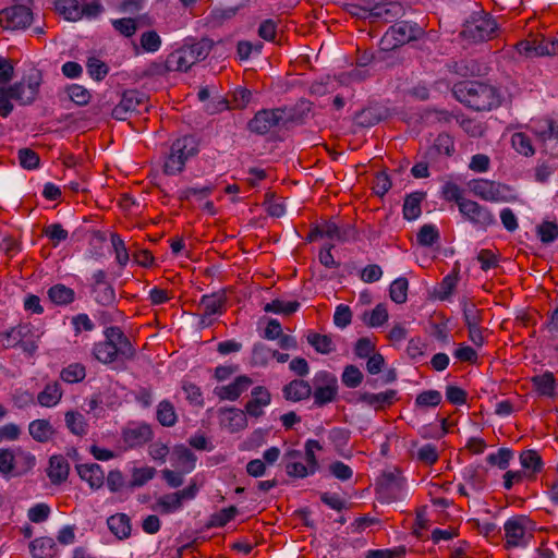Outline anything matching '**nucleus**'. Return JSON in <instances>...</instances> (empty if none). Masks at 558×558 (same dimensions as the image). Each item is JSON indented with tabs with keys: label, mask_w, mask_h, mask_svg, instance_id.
<instances>
[{
	"label": "nucleus",
	"mask_w": 558,
	"mask_h": 558,
	"mask_svg": "<svg viewBox=\"0 0 558 558\" xmlns=\"http://www.w3.org/2000/svg\"><path fill=\"white\" fill-rule=\"evenodd\" d=\"M105 340L94 344L93 354L97 361L111 364L116 361H130L135 356V348L120 327L111 326L104 331Z\"/></svg>",
	"instance_id": "nucleus-1"
},
{
	"label": "nucleus",
	"mask_w": 558,
	"mask_h": 558,
	"mask_svg": "<svg viewBox=\"0 0 558 558\" xmlns=\"http://www.w3.org/2000/svg\"><path fill=\"white\" fill-rule=\"evenodd\" d=\"M456 98L475 111H486L501 104L499 92L492 85L480 82H462L453 87Z\"/></svg>",
	"instance_id": "nucleus-2"
},
{
	"label": "nucleus",
	"mask_w": 558,
	"mask_h": 558,
	"mask_svg": "<svg viewBox=\"0 0 558 558\" xmlns=\"http://www.w3.org/2000/svg\"><path fill=\"white\" fill-rule=\"evenodd\" d=\"M211 48L213 41L206 38L192 45H185L168 56L166 68L169 71L186 72L193 64L204 60Z\"/></svg>",
	"instance_id": "nucleus-3"
},
{
	"label": "nucleus",
	"mask_w": 558,
	"mask_h": 558,
	"mask_svg": "<svg viewBox=\"0 0 558 558\" xmlns=\"http://www.w3.org/2000/svg\"><path fill=\"white\" fill-rule=\"evenodd\" d=\"M198 151L197 143L192 136H183L175 140L163 163V172L168 175H177L184 170L186 161Z\"/></svg>",
	"instance_id": "nucleus-4"
},
{
	"label": "nucleus",
	"mask_w": 558,
	"mask_h": 558,
	"mask_svg": "<svg viewBox=\"0 0 558 558\" xmlns=\"http://www.w3.org/2000/svg\"><path fill=\"white\" fill-rule=\"evenodd\" d=\"M497 31V23L486 13H474L464 23L461 36L472 43L489 40Z\"/></svg>",
	"instance_id": "nucleus-5"
},
{
	"label": "nucleus",
	"mask_w": 558,
	"mask_h": 558,
	"mask_svg": "<svg viewBox=\"0 0 558 558\" xmlns=\"http://www.w3.org/2000/svg\"><path fill=\"white\" fill-rule=\"evenodd\" d=\"M41 81V72L37 69H32L21 82L8 88V95L20 105H31L38 95Z\"/></svg>",
	"instance_id": "nucleus-6"
},
{
	"label": "nucleus",
	"mask_w": 558,
	"mask_h": 558,
	"mask_svg": "<svg viewBox=\"0 0 558 558\" xmlns=\"http://www.w3.org/2000/svg\"><path fill=\"white\" fill-rule=\"evenodd\" d=\"M423 33L424 31L418 24L402 21L390 26L381 41L386 45V49H393L417 39Z\"/></svg>",
	"instance_id": "nucleus-7"
},
{
	"label": "nucleus",
	"mask_w": 558,
	"mask_h": 558,
	"mask_svg": "<svg viewBox=\"0 0 558 558\" xmlns=\"http://www.w3.org/2000/svg\"><path fill=\"white\" fill-rule=\"evenodd\" d=\"M284 110L281 108L262 109L248 121L247 129L257 135H265L279 125H286Z\"/></svg>",
	"instance_id": "nucleus-8"
},
{
	"label": "nucleus",
	"mask_w": 558,
	"mask_h": 558,
	"mask_svg": "<svg viewBox=\"0 0 558 558\" xmlns=\"http://www.w3.org/2000/svg\"><path fill=\"white\" fill-rule=\"evenodd\" d=\"M536 144L541 151L550 157H558V125L553 120H544L534 126Z\"/></svg>",
	"instance_id": "nucleus-9"
},
{
	"label": "nucleus",
	"mask_w": 558,
	"mask_h": 558,
	"mask_svg": "<svg viewBox=\"0 0 558 558\" xmlns=\"http://www.w3.org/2000/svg\"><path fill=\"white\" fill-rule=\"evenodd\" d=\"M8 348L20 345L24 352L33 355L37 348L40 336L29 325H19L5 331Z\"/></svg>",
	"instance_id": "nucleus-10"
},
{
	"label": "nucleus",
	"mask_w": 558,
	"mask_h": 558,
	"mask_svg": "<svg viewBox=\"0 0 558 558\" xmlns=\"http://www.w3.org/2000/svg\"><path fill=\"white\" fill-rule=\"evenodd\" d=\"M514 47L520 56L527 59L558 54V44L549 43V39L545 37L523 39L517 43Z\"/></svg>",
	"instance_id": "nucleus-11"
},
{
	"label": "nucleus",
	"mask_w": 558,
	"mask_h": 558,
	"mask_svg": "<svg viewBox=\"0 0 558 558\" xmlns=\"http://www.w3.org/2000/svg\"><path fill=\"white\" fill-rule=\"evenodd\" d=\"M32 21L33 13L26 4H15L0 12V25L5 29H24Z\"/></svg>",
	"instance_id": "nucleus-12"
},
{
	"label": "nucleus",
	"mask_w": 558,
	"mask_h": 558,
	"mask_svg": "<svg viewBox=\"0 0 558 558\" xmlns=\"http://www.w3.org/2000/svg\"><path fill=\"white\" fill-rule=\"evenodd\" d=\"M459 211L466 220L480 229H487L496 223L494 215L487 207L471 199L461 202Z\"/></svg>",
	"instance_id": "nucleus-13"
},
{
	"label": "nucleus",
	"mask_w": 558,
	"mask_h": 558,
	"mask_svg": "<svg viewBox=\"0 0 558 558\" xmlns=\"http://www.w3.org/2000/svg\"><path fill=\"white\" fill-rule=\"evenodd\" d=\"M530 523L524 515L509 519L505 523V535L507 545L511 547H523L527 545L529 537L526 534V525Z\"/></svg>",
	"instance_id": "nucleus-14"
},
{
	"label": "nucleus",
	"mask_w": 558,
	"mask_h": 558,
	"mask_svg": "<svg viewBox=\"0 0 558 558\" xmlns=\"http://www.w3.org/2000/svg\"><path fill=\"white\" fill-rule=\"evenodd\" d=\"M220 422L230 433H236L247 426L245 412L236 408L219 409Z\"/></svg>",
	"instance_id": "nucleus-15"
},
{
	"label": "nucleus",
	"mask_w": 558,
	"mask_h": 558,
	"mask_svg": "<svg viewBox=\"0 0 558 558\" xmlns=\"http://www.w3.org/2000/svg\"><path fill=\"white\" fill-rule=\"evenodd\" d=\"M253 384V380L245 376H239L235 378L233 383L227 386H220L215 388V393L220 400H236L244 391H246L250 386Z\"/></svg>",
	"instance_id": "nucleus-16"
},
{
	"label": "nucleus",
	"mask_w": 558,
	"mask_h": 558,
	"mask_svg": "<svg viewBox=\"0 0 558 558\" xmlns=\"http://www.w3.org/2000/svg\"><path fill=\"white\" fill-rule=\"evenodd\" d=\"M251 395L252 399L245 404V415L259 417L264 413L263 408L270 403L271 396L263 386L254 387Z\"/></svg>",
	"instance_id": "nucleus-17"
},
{
	"label": "nucleus",
	"mask_w": 558,
	"mask_h": 558,
	"mask_svg": "<svg viewBox=\"0 0 558 558\" xmlns=\"http://www.w3.org/2000/svg\"><path fill=\"white\" fill-rule=\"evenodd\" d=\"M70 464L61 454H54L49 459L47 475L53 485H60L68 480Z\"/></svg>",
	"instance_id": "nucleus-18"
},
{
	"label": "nucleus",
	"mask_w": 558,
	"mask_h": 558,
	"mask_svg": "<svg viewBox=\"0 0 558 558\" xmlns=\"http://www.w3.org/2000/svg\"><path fill=\"white\" fill-rule=\"evenodd\" d=\"M397 399V391L389 389L378 393L363 392L359 397V401L373 408L374 410H384L390 407Z\"/></svg>",
	"instance_id": "nucleus-19"
},
{
	"label": "nucleus",
	"mask_w": 558,
	"mask_h": 558,
	"mask_svg": "<svg viewBox=\"0 0 558 558\" xmlns=\"http://www.w3.org/2000/svg\"><path fill=\"white\" fill-rule=\"evenodd\" d=\"M75 469L81 480L87 482L92 489H98L104 485L105 472L99 464H77Z\"/></svg>",
	"instance_id": "nucleus-20"
},
{
	"label": "nucleus",
	"mask_w": 558,
	"mask_h": 558,
	"mask_svg": "<svg viewBox=\"0 0 558 558\" xmlns=\"http://www.w3.org/2000/svg\"><path fill=\"white\" fill-rule=\"evenodd\" d=\"M472 192L484 201L499 202L501 201V185L499 183L487 180H475L471 185Z\"/></svg>",
	"instance_id": "nucleus-21"
},
{
	"label": "nucleus",
	"mask_w": 558,
	"mask_h": 558,
	"mask_svg": "<svg viewBox=\"0 0 558 558\" xmlns=\"http://www.w3.org/2000/svg\"><path fill=\"white\" fill-rule=\"evenodd\" d=\"M282 393L288 401L306 400L312 396V386L303 379H293L283 387Z\"/></svg>",
	"instance_id": "nucleus-22"
},
{
	"label": "nucleus",
	"mask_w": 558,
	"mask_h": 558,
	"mask_svg": "<svg viewBox=\"0 0 558 558\" xmlns=\"http://www.w3.org/2000/svg\"><path fill=\"white\" fill-rule=\"evenodd\" d=\"M121 102L126 107V110L131 111V113L135 112L142 114L143 112H147L149 109L148 98L146 95L135 89L126 90L122 95Z\"/></svg>",
	"instance_id": "nucleus-23"
},
{
	"label": "nucleus",
	"mask_w": 558,
	"mask_h": 558,
	"mask_svg": "<svg viewBox=\"0 0 558 558\" xmlns=\"http://www.w3.org/2000/svg\"><path fill=\"white\" fill-rule=\"evenodd\" d=\"M28 432L32 438L37 442H48L56 434V429L48 420L37 418L29 423Z\"/></svg>",
	"instance_id": "nucleus-24"
},
{
	"label": "nucleus",
	"mask_w": 558,
	"mask_h": 558,
	"mask_svg": "<svg viewBox=\"0 0 558 558\" xmlns=\"http://www.w3.org/2000/svg\"><path fill=\"white\" fill-rule=\"evenodd\" d=\"M284 110V122L288 123H303L312 110V102L301 99L293 107H280Z\"/></svg>",
	"instance_id": "nucleus-25"
},
{
	"label": "nucleus",
	"mask_w": 558,
	"mask_h": 558,
	"mask_svg": "<svg viewBox=\"0 0 558 558\" xmlns=\"http://www.w3.org/2000/svg\"><path fill=\"white\" fill-rule=\"evenodd\" d=\"M107 524L109 530L119 538L125 539L131 535L130 518L125 513H116L108 518Z\"/></svg>",
	"instance_id": "nucleus-26"
},
{
	"label": "nucleus",
	"mask_w": 558,
	"mask_h": 558,
	"mask_svg": "<svg viewBox=\"0 0 558 558\" xmlns=\"http://www.w3.org/2000/svg\"><path fill=\"white\" fill-rule=\"evenodd\" d=\"M49 300L58 306H66L74 302L75 292L73 289L62 284L57 283L50 287L47 291Z\"/></svg>",
	"instance_id": "nucleus-27"
},
{
	"label": "nucleus",
	"mask_w": 558,
	"mask_h": 558,
	"mask_svg": "<svg viewBox=\"0 0 558 558\" xmlns=\"http://www.w3.org/2000/svg\"><path fill=\"white\" fill-rule=\"evenodd\" d=\"M226 301L227 298L223 293H213L210 295H203L199 302V307L203 310L204 316L221 314Z\"/></svg>",
	"instance_id": "nucleus-28"
},
{
	"label": "nucleus",
	"mask_w": 558,
	"mask_h": 558,
	"mask_svg": "<svg viewBox=\"0 0 558 558\" xmlns=\"http://www.w3.org/2000/svg\"><path fill=\"white\" fill-rule=\"evenodd\" d=\"M36 464V457L23 450L22 448L14 449V476H22L28 473Z\"/></svg>",
	"instance_id": "nucleus-29"
},
{
	"label": "nucleus",
	"mask_w": 558,
	"mask_h": 558,
	"mask_svg": "<svg viewBox=\"0 0 558 558\" xmlns=\"http://www.w3.org/2000/svg\"><path fill=\"white\" fill-rule=\"evenodd\" d=\"M31 554L34 558H52L57 553L53 538L39 537L29 544Z\"/></svg>",
	"instance_id": "nucleus-30"
},
{
	"label": "nucleus",
	"mask_w": 558,
	"mask_h": 558,
	"mask_svg": "<svg viewBox=\"0 0 558 558\" xmlns=\"http://www.w3.org/2000/svg\"><path fill=\"white\" fill-rule=\"evenodd\" d=\"M453 138L447 133H441L435 138L433 146L428 148L427 155L430 158H434L438 155H445L449 157L453 154Z\"/></svg>",
	"instance_id": "nucleus-31"
},
{
	"label": "nucleus",
	"mask_w": 558,
	"mask_h": 558,
	"mask_svg": "<svg viewBox=\"0 0 558 558\" xmlns=\"http://www.w3.org/2000/svg\"><path fill=\"white\" fill-rule=\"evenodd\" d=\"M531 383L533 388L541 396L553 397L555 395L556 379L554 374L545 372L544 374L532 377Z\"/></svg>",
	"instance_id": "nucleus-32"
},
{
	"label": "nucleus",
	"mask_w": 558,
	"mask_h": 558,
	"mask_svg": "<svg viewBox=\"0 0 558 558\" xmlns=\"http://www.w3.org/2000/svg\"><path fill=\"white\" fill-rule=\"evenodd\" d=\"M182 507L183 502L175 492L159 497L154 506V510L162 514H169L179 511Z\"/></svg>",
	"instance_id": "nucleus-33"
},
{
	"label": "nucleus",
	"mask_w": 558,
	"mask_h": 558,
	"mask_svg": "<svg viewBox=\"0 0 558 558\" xmlns=\"http://www.w3.org/2000/svg\"><path fill=\"white\" fill-rule=\"evenodd\" d=\"M177 458L175 465L184 473H190L195 469L197 457L185 446H177L173 450Z\"/></svg>",
	"instance_id": "nucleus-34"
},
{
	"label": "nucleus",
	"mask_w": 558,
	"mask_h": 558,
	"mask_svg": "<svg viewBox=\"0 0 558 558\" xmlns=\"http://www.w3.org/2000/svg\"><path fill=\"white\" fill-rule=\"evenodd\" d=\"M64 422L68 429L76 436H84L87 434L88 425L84 415L77 411H68L64 414Z\"/></svg>",
	"instance_id": "nucleus-35"
},
{
	"label": "nucleus",
	"mask_w": 558,
	"mask_h": 558,
	"mask_svg": "<svg viewBox=\"0 0 558 558\" xmlns=\"http://www.w3.org/2000/svg\"><path fill=\"white\" fill-rule=\"evenodd\" d=\"M425 194L422 192H415L408 195L403 204V216L408 220H414L421 215V203L424 199Z\"/></svg>",
	"instance_id": "nucleus-36"
},
{
	"label": "nucleus",
	"mask_w": 558,
	"mask_h": 558,
	"mask_svg": "<svg viewBox=\"0 0 558 558\" xmlns=\"http://www.w3.org/2000/svg\"><path fill=\"white\" fill-rule=\"evenodd\" d=\"M62 397V391L58 383L46 385L44 390L38 393V402L43 407L51 408L56 405Z\"/></svg>",
	"instance_id": "nucleus-37"
},
{
	"label": "nucleus",
	"mask_w": 558,
	"mask_h": 558,
	"mask_svg": "<svg viewBox=\"0 0 558 558\" xmlns=\"http://www.w3.org/2000/svg\"><path fill=\"white\" fill-rule=\"evenodd\" d=\"M511 144L514 150L523 156L529 157L535 154L536 147L526 133H514L511 137Z\"/></svg>",
	"instance_id": "nucleus-38"
},
{
	"label": "nucleus",
	"mask_w": 558,
	"mask_h": 558,
	"mask_svg": "<svg viewBox=\"0 0 558 558\" xmlns=\"http://www.w3.org/2000/svg\"><path fill=\"white\" fill-rule=\"evenodd\" d=\"M307 342L322 354H329L336 350L335 343L330 336L320 335L317 332H310L307 335Z\"/></svg>",
	"instance_id": "nucleus-39"
},
{
	"label": "nucleus",
	"mask_w": 558,
	"mask_h": 558,
	"mask_svg": "<svg viewBox=\"0 0 558 558\" xmlns=\"http://www.w3.org/2000/svg\"><path fill=\"white\" fill-rule=\"evenodd\" d=\"M56 10L68 21H77L82 17L77 0H56Z\"/></svg>",
	"instance_id": "nucleus-40"
},
{
	"label": "nucleus",
	"mask_w": 558,
	"mask_h": 558,
	"mask_svg": "<svg viewBox=\"0 0 558 558\" xmlns=\"http://www.w3.org/2000/svg\"><path fill=\"white\" fill-rule=\"evenodd\" d=\"M520 463L523 469L530 471L532 474H536L543 469L542 457L533 449H527L521 452Z\"/></svg>",
	"instance_id": "nucleus-41"
},
{
	"label": "nucleus",
	"mask_w": 558,
	"mask_h": 558,
	"mask_svg": "<svg viewBox=\"0 0 558 558\" xmlns=\"http://www.w3.org/2000/svg\"><path fill=\"white\" fill-rule=\"evenodd\" d=\"M252 99V92L245 87H238L232 94L231 106H228V100H221L219 105L221 109L230 108V109H243L245 108Z\"/></svg>",
	"instance_id": "nucleus-42"
},
{
	"label": "nucleus",
	"mask_w": 558,
	"mask_h": 558,
	"mask_svg": "<svg viewBox=\"0 0 558 558\" xmlns=\"http://www.w3.org/2000/svg\"><path fill=\"white\" fill-rule=\"evenodd\" d=\"M157 420L162 426H173L177 423L178 416L173 404L163 400L158 404L157 408Z\"/></svg>",
	"instance_id": "nucleus-43"
},
{
	"label": "nucleus",
	"mask_w": 558,
	"mask_h": 558,
	"mask_svg": "<svg viewBox=\"0 0 558 558\" xmlns=\"http://www.w3.org/2000/svg\"><path fill=\"white\" fill-rule=\"evenodd\" d=\"M362 319L369 327H379L388 320V311L384 304H377L372 312H365Z\"/></svg>",
	"instance_id": "nucleus-44"
},
{
	"label": "nucleus",
	"mask_w": 558,
	"mask_h": 558,
	"mask_svg": "<svg viewBox=\"0 0 558 558\" xmlns=\"http://www.w3.org/2000/svg\"><path fill=\"white\" fill-rule=\"evenodd\" d=\"M409 282L400 277L392 281L389 289L390 299L397 304H403L408 299Z\"/></svg>",
	"instance_id": "nucleus-45"
},
{
	"label": "nucleus",
	"mask_w": 558,
	"mask_h": 558,
	"mask_svg": "<svg viewBox=\"0 0 558 558\" xmlns=\"http://www.w3.org/2000/svg\"><path fill=\"white\" fill-rule=\"evenodd\" d=\"M300 307V303L298 301H291V302H284L281 300H272L271 302L267 303L264 307L265 312H271L276 314H284L290 315L294 312H296Z\"/></svg>",
	"instance_id": "nucleus-46"
},
{
	"label": "nucleus",
	"mask_w": 558,
	"mask_h": 558,
	"mask_svg": "<svg viewBox=\"0 0 558 558\" xmlns=\"http://www.w3.org/2000/svg\"><path fill=\"white\" fill-rule=\"evenodd\" d=\"M214 187L211 185H206L203 187H186L179 191V199L181 201H203L207 198L213 193Z\"/></svg>",
	"instance_id": "nucleus-47"
},
{
	"label": "nucleus",
	"mask_w": 558,
	"mask_h": 558,
	"mask_svg": "<svg viewBox=\"0 0 558 558\" xmlns=\"http://www.w3.org/2000/svg\"><path fill=\"white\" fill-rule=\"evenodd\" d=\"M461 304H462L464 323H465L466 327L480 326V324L482 322V311L478 310L475 306V304H473L466 300H462Z\"/></svg>",
	"instance_id": "nucleus-48"
},
{
	"label": "nucleus",
	"mask_w": 558,
	"mask_h": 558,
	"mask_svg": "<svg viewBox=\"0 0 558 558\" xmlns=\"http://www.w3.org/2000/svg\"><path fill=\"white\" fill-rule=\"evenodd\" d=\"M338 395V388H312L314 405L320 408L333 402Z\"/></svg>",
	"instance_id": "nucleus-49"
},
{
	"label": "nucleus",
	"mask_w": 558,
	"mask_h": 558,
	"mask_svg": "<svg viewBox=\"0 0 558 558\" xmlns=\"http://www.w3.org/2000/svg\"><path fill=\"white\" fill-rule=\"evenodd\" d=\"M93 294L95 301L102 306L111 305L116 301V292L110 284L93 287Z\"/></svg>",
	"instance_id": "nucleus-50"
},
{
	"label": "nucleus",
	"mask_w": 558,
	"mask_h": 558,
	"mask_svg": "<svg viewBox=\"0 0 558 558\" xmlns=\"http://www.w3.org/2000/svg\"><path fill=\"white\" fill-rule=\"evenodd\" d=\"M156 470L151 466L134 468L132 470L131 487H141L154 478Z\"/></svg>",
	"instance_id": "nucleus-51"
},
{
	"label": "nucleus",
	"mask_w": 558,
	"mask_h": 558,
	"mask_svg": "<svg viewBox=\"0 0 558 558\" xmlns=\"http://www.w3.org/2000/svg\"><path fill=\"white\" fill-rule=\"evenodd\" d=\"M342 384L348 388H356L363 380V374L355 365H347L341 375Z\"/></svg>",
	"instance_id": "nucleus-52"
},
{
	"label": "nucleus",
	"mask_w": 558,
	"mask_h": 558,
	"mask_svg": "<svg viewBox=\"0 0 558 558\" xmlns=\"http://www.w3.org/2000/svg\"><path fill=\"white\" fill-rule=\"evenodd\" d=\"M417 243L422 246H432L439 239V233L434 225H424L421 227L417 235Z\"/></svg>",
	"instance_id": "nucleus-53"
},
{
	"label": "nucleus",
	"mask_w": 558,
	"mask_h": 558,
	"mask_svg": "<svg viewBox=\"0 0 558 558\" xmlns=\"http://www.w3.org/2000/svg\"><path fill=\"white\" fill-rule=\"evenodd\" d=\"M86 376L85 367L82 364L74 363L70 364L68 367L63 368L61 372L62 380L74 384L82 381Z\"/></svg>",
	"instance_id": "nucleus-54"
},
{
	"label": "nucleus",
	"mask_w": 558,
	"mask_h": 558,
	"mask_svg": "<svg viewBox=\"0 0 558 558\" xmlns=\"http://www.w3.org/2000/svg\"><path fill=\"white\" fill-rule=\"evenodd\" d=\"M43 233L51 241L54 247L62 241H65L69 235L68 231L60 223L46 226Z\"/></svg>",
	"instance_id": "nucleus-55"
},
{
	"label": "nucleus",
	"mask_w": 558,
	"mask_h": 558,
	"mask_svg": "<svg viewBox=\"0 0 558 558\" xmlns=\"http://www.w3.org/2000/svg\"><path fill=\"white\" fill-rule=\"evenodd\" d=\"M320 238L326 236L328 239H337L339 241H345L348 239V230H341L335 222L326 221L319 225Z\"/></svg>",
	"instance_id": "nucleus-56"
},
{
	"label": "nucleus",
	"mask_w": 558,
	"mask_h": 558,
	"mask_svg": "<svg viewBox=\"0 0 558 558\" xmlns=\"http://www.w3.org/2000/svg\"><path fill=\"white\" fill-rule=\"evenodd\" d=\"M272 356V350L266 344L255 343L252 350V363L258 366H265Z\"/></svg>",
	"instance_id": "nucleus-57"
},
{
	"label": "nucleus",
	"mask_w": 558,
	"mask_h": 558,
	"mask_svg": "<svg viewBox=\"0 0 558 558\" xmlns=\"http://www.w3.org/2000/svg\"><path fill=\"white\" fill-rule=\"evenodd\" d=\"M0 473L4 476H14V449H0Z\"/></svg>",
	"instance_id": "nucleus-58"
},
{
	"label": "nucleus",
	"mask_w": 558,
	"mask_h": 558,
	"mask_svg": "<svg viewBox=\"0 0 558 558\" xmlns=\"http://www.w3.org/2000/svg\"><path fill=\"white\" fill-rule=\"evenodd\" d=\"M381 120L380 114L373 108L363 109L355 116V122L363 128H369Z\"/></svg>",
	"instance_id": "nucleus-59"
},
{
	"label": "nucleus",
	"mask_w": 558,
	"mask_h": 558,
	"mask_svg": "<svg viewBox=\"0 0 558 558\" xmlns=\"http://www.w3.org/2000/svg\"><path fill=\"white\" fill-rule=\"evenodd\" d=\"M512 459V451L508 448H500L496 453L487 456L486 461L490 465H497L500 470H506Z\"/></svg>",
	"instance_id": "nucleus-60"
},
{
	"label": "nucleus",
	"mask_w": 558,
	"mask_h": 558,
	"mask_svg": "<svg viewBox=\"0 0 558 558\" xmlns=\"http://www.w3.org/2000/svg\"><path fill=\"white\" fill-rule=\"evenodd\" d=\"M339 388L337 377L327 371H319L313 378V388Z\"/></svg>",
	"instance_id": "nucleus-61"
},
{
	"label": "nucleus",
	"mask_w": 558,
	"mask_h": 558,
	"mask_svg": "<svg viewBox=\"0 0 558 558\" xmlns=\"http://www.w3.org/2000/svg\"><path fill=\"white\" fill-rule=\"evenodd\" d=\"M112 26L117 32L125 37H131L137 29V23L134 19L123 17L112 21Z\"/></svg>",
	"instance_id": "nucleus-62"
},
{
	"label": "nucleus",
	"mask_w": 558,
	"mask_h": 558,
	"mask_svg": "<svg viewBox=\"0 0 558 558\" xmlns=\"http://www.w3.org/2000/svg\"><path fill=\"white\" fill-rule=\"evenodd\" d=\"M141 46L147 52H156L161 46L160 36L155 31H147L141 36Z\"/></svg>",
	"instance_id": "nucleus-63"
},
{
	"label": "nucleus",
	"mask_w": 558,
	"mask_h": 558,
	"mask_svg": "<svg viewBox=\"0 0 558 558\" xmlns=\"http://www.w3.org/2000/svg\"><path fill=\"white\" fill-rule=\"evenodd\" d=\"M537 234L543 243H551L558 238V226L555 222L545 221L538 226Z\"/></svg>",
	"instance_id": "nucleus-64"
}]
</instances>
